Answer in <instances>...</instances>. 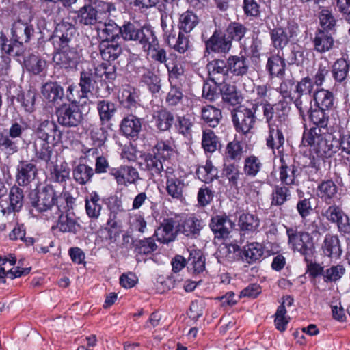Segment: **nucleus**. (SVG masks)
I'll return each instance as SVG.
<instances>
[{"label": "nucleus", "mask_w": 350, "mask_h": 350, "mask_svg": "<svg viewBox=\"0 0 350 350\" xmlns=\"http://www.w3.org/2000/svg\"><path fill=\"white\" fill-rule=\"evenodd\" d=\"M202 146L205 152H214L219 146L220 143L215 133L210 129L203 131Z\"/></svg>", "instance_id": "nucleus-48"}, {"label": "nucleus", "mask_w": 350, "mask_h": 350, "mask_svg": "<svg viewBox=\"0 0 350 350\" xmlns=\"http://www.w3.org/2000/svg\"><path fill=\"white\" fill-rule=\"evenodd\" d=\"M8 198L9 204L3 211L8 213L19 212L23 208L25 201L23 190L17 186L12 187L10 189Z\"/></svg>", "instance_id": "nucleus-23"}, {"label": "nucleus", "mask_w": 350, "mask_h": 350, "mask_svg": "<svg viewBox=\"0 0 350 350\" xmlns=\"http://www.w3.org/2000/svg\"><path fill=\"white\" fill-rule=\"evenodd\" d=\"M284 143V137L278 126L269 124V136L267 138V145L271 149H279Z\"/></svg>", "instance_id": "nucleus-47"}, {"label": "nucleus", "mask_w": 350, "mask_h": 350, "mask_svg": "<svg viewBox=\"0 0 350 350\" xmlns=\"http://www.w3.org/2000/svg\"><path fill=\"white\" fill-rule=\"evenodd\" d=\"M204 226V224L202 219L192 215L186 218L178 226V230L187 237L196 238L200 234Z\"/></svg>", "instance_id": "nucleus-20"}, {"label": "nucleus", "mask_w": 350, "mask_h": 350, "mask_svg": "<svg viewBox=\"0 0 350 350\" xmlns=\"http://www.w3.org/2000/svg\"><path fill=\"white\" fill-rule=\"evenodd\" d=\"M142 129V123L139 118L133 115H129L124 118L121 123L122 133L131 137H137Z\"/></svg>", "instance_id": "nucleus-32"}, {"label": "nucleus", "mask_w": 350, "mask_h": 350, "mask_svg": "<svg viewBox=\"0 0 350 350\" xmlns=\"http://www.w3.org/2000/svg\"><path fill=\"white\" fill-rule=\"evenodd\" d=\"M208 75L211 81L217 84L216 80L219 79L217 76L224 77L228 73V61L216 59L209 62L206 65Z\"/></svg>", "instance_id": "nucleus-33"}, {"label": "nucleus", "mask_w": 350, "mask_h": 350, "mask_svg": "<svg viewBox=\"0 0 350 350\" xmlns=\"http://www.w3.org/2000/svg\"><path fill=\"white\" fill-rule=\"evenodd\" d=\"M217 169L209 161H207L205 165L199 168L197 171L199 178L206 183H211L217 178Z\"/></svg>", "instance_id": "nucleus-53"}, {"label": "nucleus", "mask_w": 350, "mask_h": 350, "mask_svg": "<svg viewBox=\"0 0 350 350\" xmlns=\"http://www.w3.org/2000/svg\"><path fill=\"white\" fill-rule=\"evenodd\" d=\"M53 60L55 64L59 68H72L77 64V55L72 51H60L55 53Z\"/></svg>", "instance_id": "nucleus-35"}, {"label": "nucleus", "mask_w": 350, "mask_h": 350, "mask_svg": "<svg viewBox=\"0 0 350 350\" xmlns=\"http://www.w3.org/2000/svg\"><path fill=\"white\" fill-rule=\"evenodd\" d=\"M223 101L229 106H240L244 99L242 92L238 89H219Z\"/></svg>", "instance_id": "nucleus-44"}, {"label": "nucleus", "mask_w": 350, "mask_h": 350, "mask_svg": "<svg viewBox=\"0 0 350 350\" xmlns=\"http://www.w3.org/2000/svg\"><path fill=\"white\" fill-rule=\"evenodd\" d=\"M164 176L166 179V192L173 199L181 201L184 198V192L188 186L186 177L181 176L172 167H167Z\"/></svg>", "instance_id": "nucleus-6"}, {"label": "nucleus", "mask_w": 350, "mask_h": 350, "mask_svg": "<svg viewBox=\"0 0 350 350\" xmlns=\"http://www.w3.org/2000/svg\"><path fill=\"white\" fill-rule=\"evenodd\" d=\"M36 138L46 142L56 143L62 137V133L57 125L53 121L44 120L42 122L36 130Z\"/></svg>", "instance_id": "nucleus-12"}, {"label": "nucleus", "mask_w": 350, "mask_h": 350, "mask_svg": "<svg viewBox=\"0 0 350 350\" xmlns=\"http://www.w3.org/2000/svg\"><path fill=\"white\" fill-rule=\"evenodd\" d=\"M228 70L234 75L246 74L248 70L246 57L243 55H230L228 58Z\"/></svg>", "instance_id": "nucleus-34"}, {"label": "nucleus", "mask_w": 350, "mask_h": 350, "mask_svg": "<svg viewBox=\"0 0 350 350\" xmlns=\"http://www.w3.org/2000/svg\"><path fill=\"white\" fill-rule=\"evenodd\" d=\"M91 139L94 147L89 148V153L96 156L95 172L105 173L109 167V162L103 157L104 144L106 140L105 132L102 128H95L91 131Z\"/></svg>", "instance_id": "nucleus-4"}, {"label": "nucleus", "mask_w": 350, "mask_h": 350, "mask_svg": "<svg viewBox=\"0 0 350 350\" xmlns=\"http://www.w3.org/2000/svg\"><path fill=\"white\" fill-rule=\"evenodd\" d=\"M247 31V28L239 22H231L225 30V35L230 40L239 42L244 38Z\"/></svg>", "instance_id": "nucleus-40"}, {"label": "nucleus", "mask_w": 350, "mask_h": 350, "mask_svg": "<svg viewBox=\"0 0 350 350\" xmlns=\"http://www.w3.org/2000/svg\"><path fill=\"white\" fill-rule=\"evenodd\" d=\"M169 44L179 53H184L186 52L189 46V41L188 36H185L184 33L179 31L177 38L174 36L169 39Z\"/></svg>", "instance_id": "nucleus-58"}, {"label": "nucleus", "mask_w": 350, "mask_h": 350, "mask_svg": "<svg viewBox=\"0 0 350 350\" xmlns=\"http://www.w3.org/2000/svg\"><path fill=\"white\" fill-rule=\"evenodd\" d=\"M329 77V70L325 66H319L317 72L312 78L306 77L304 78L300 82H297L295 88H300L301 85L306 86L309 85V88H312V85L321 86L327 85L326 81Z\"/></svg>", "instance_id": "nucleus-31"}, {"label": "nucleus", "mask_w": 350, "mask_h": 350, "mask_svg": "<svg viewBox=\"0 0 350 350\" xmlns=\"http://www.w3.org/2000/svg\"><path fill=\"white\" fill-rule=\"evenodd\" d=\"M243 146L239 141L234 140L227 144L226 157L230 160L239 161L243 156Z\"/></svg>", "instance_id": "nucleus-63"}, {"label": "nucleus", "mask_w": 350, "mask_h": 350, "mask_svg": "<svg viewBox=\"0 0 350 350\" xmlns=\"http://www.w3.org/2000/svg\"><path fill=\"white\" fill-rule=\"evenodd\" d=\"M314 99L319 108L328 109L334 105L333 94L327 89H318L314 93Z\"/></svg>", "instance_id": "nucleus-46"}, {"label": "nucleus", "mask_w": 350, "mask_h": 350, "mask_svg": "<svg viewBox=\"0 0 350 350\" xmlns=\"http://www.w3.org/2000/svg\"><path fill=\"white\" fill-rule=\"evenodd\" d=\"M302 144L310 146V151L319 158L331 157L338 150L340 140L332 133L323 131L321 128L312 127L304 131Z\"/></svg>", "instance_id": "nucleus-2"}, {"label": "nucleus", "mask_w": 350, "mask_h": 350, "mask_svg": "<svg viewBox=\"0 0 350 350\" xmlns=\"http://www.w3.org/2000/svg\"><path fill=\"white\" fill-rule=\"evenodd\" d=\"M280 94L282 99L280 100L278 106L280 105L283 110H286V106H284V103L288 105L293 103L300 113H303L302 103L300 100L301 96L300 89H280Z\"/></svg>", "instance_id": "nucleus-25"}, {"label": "nucleus", "mask_w": 350, "mask_h": 350, "mask_svg": "<svg viewBox=\"0 0 350 350\" xmlns=\"http://www.w3.org/2000/svg\"><path fill=\"white\" fill-rule=\"evenodd\" d=\"M317 190L319 196L327 204H330L329 201L336 196L338 187L333 180H327L318 185Z\"/></svg>", "instance_id": "nucleus-39"}, {"label": "nucleus", "mask_w": 350, "mask_h": 350, "mask_svg": "<svg viewBox=\"0 0 350 350\" xmlns=\"http://www.w3.org/2000/svg\"><path fill=\"white\" fill-rule=\"evenodd\" d=\"M174 148L169 142H159L153 149V154L165 162L172 155Z\"/></svg>", "instance_id": "nucleus-59"}, {"label": "nucleus", "mask_w": 350, "mask_h": 350, "mask_svg": "<svg viewBox=\"0 0 350 350\" xmlns=\"http://www.w3.org/2000/svg\"><path fill=\"white\" fill-rule=\"evenodd\" d=\"M38 169L35 164L21 161L17 167L16 181L19 185L27 186L36 177Z\"/></svg>", "instance_id": "nucleus-18"}, {"label": "nucleus", "mask_w": 350, "mask_h": 350, "mask_svg": "<svg viewBox=\"0 0 350 350\" xmlns=\"http://www.w3.org/2000/svg\"><path fill=\"white\" fill-rule=\"evenodd\" d=\"M97 109L102 121H109L116 111L115 105L106 100L100 101L98 103Z\"/></svg>", "instance_id": "nucleus-60"}, {"label": "nucleus", "mask_w": 350, "mask_h": 350, "mask_svg": "<svg viewBox=\"0 0 350 350\" xmlns=\"http://www.w3.org/2000/svg\"><path fill=\"white\" fill-rule=\"evenodd\" d=\"M89 35L92 37V46L94 47V46H96V49L99 51V53L96 51H92L91 57L93 59H95L96 56L99 57V55H100L103 60L109 62L111 61L116 60L122 53V47L118 44H109V41L110 40H103L99 37H97L99 42L96 44L97 42L96 37L93 38L90 31Z\"/></svg>", "instance_id": "nucleus-8"}, {"label": "nucleus", "mask_w": 350, "mask_h": 350, "mask_svg": "<svg viewBox=\"0 0 350 350\" xmlns=\"http://www.w3.org/2000/svg\"><path fill=\"white\" fill-rule=\"evenodd\" d=\"M174 228V221L172 219H164L154 232L157 241L162 243H168L174 241L175 239Z\"/></svg>", "instance_id": "nucleus-27"}, {"label": "nucleus", "mask_w": 350, "mask_h": 350, "mask_svg": "<svg viewBox=\"0 0 350 350\" xmlns=\"http://www.w3.org/2000/svg\"><path fill=\"white\" fill-rule=\"evenodd\" d=\"M345 269L342 265H337L327 269L323 273L325 282H332L339 280L345 274Z\"/></svg>", "instance_id": "nucleus-64"}, {"label": "nucleus", "mask_w": 350, "mask_h": 350, "mask_svg": "<svg viewBox=\"0 0 350 350\" xmlns=\"http://www.w3.org/2000/svg\"><path fill=\"white\" fill-rule=\"evenodd\" d=\"M74 31V27L68 23L58 24L51 37V40L55 49H62L65 48L70 42Z\"/></svg>", "instance_id": "nucleus-15"}, {"label": "nucleus", "mask_w": 350, "mask_h": 350, "mask_svg": "<svg viewBox=\"0 0 350 350\" xmlns=\"http://www.w3.org/2000/svg\"><path fill=\"white\" fill-rule=\"evenodd\" d=\"M36 92L34 89H25L17 94L16 100L25 108V111L31 112L33 110Z\"/></svg>", "instance_id": "nucleus-50"}, {"label": "nucleus", "mask_w": 350, "mask_h": 350, "mask_svg": "<svg viewBox=\"0 0 350 350\" xmlns=\"http://www.w3.org/2000/svg\"><path fill=\"white\" fill-rule=\"evenodd\" d=\"M288 245L294 252L304 256L312 254L314 245L313 238L309 232L299 230L297 228H287Z\"/></svg>", "instance_id": "nucleus-3"}, {"label": "nucleus", "mask_w": 350, "mask_h": 350, "mask_svg": "<svg viewBox=\"0 0 350 350\" xmlns=\"http://www.w3.org/2000/svg\"><path fill=\"white\" fill-rule=\"evenodd\" d=\"M109 174L114 178L118 185L127 187L136 184L140 179L136 168L130 165H120L110 170Z\"/></svg>", "instance_id": "nucleus-9"}, {"label": "nucleus", "mask_w": 350, "mask_h": 350, "mask_svg": "<svg viewBox=\"0 0 350 350\" xmlns=\"http://www.w3.org/2000/svg\"><path fill=\"white\" fill-rule=\"evenodd\" d=\"M150 42L145 44L143 49L145 51L151 53V57L154 61L159 63H165L167 60L166 51L164 49L160 46L158 38L155 32L152 36V38L149 39Z\"/></svg>", "instance_id": "nucleus-30"}, {"label": "nucleus", "mask_w": 350, "mask_h": 350, "mask_svg": "<svg viewBox=\"0 0 350 350\" xmlns=\"http://www.w3.org/2000/svg\"><path fill=\"white\" fill-rule=\"evenodd\" d=\"M349 70V64L345 59H338L332 67V76L336 82L343 83L345 85Z\"/></svg>", "instance_id": "nucleus-42"}, {"label": "nucleus", "mask_w": 350, "mask_h": 350, "mask_svg": "<svg viewBox=\"0 0 350 350\" xmlns=\"http://www.w3.org/2000/svg\"><path fill=\"white\" fill-rule=\"evenodd\" d=\"M198 24V18L192 12H185L179 18V31L184 33H190Z\"/></svg>", "instance_id": "nucleus-41"}, {"label": "nucleus", "mask_w": 350, "mask_h": 350, "mask_svg": "<svg viewBox=\"0 0 350 350\" xmlns=\"http://www.w3.org/2000/svg\"><path fill=\"white\" fill-rule=\"evenodd\" d=\"M18 151V139H14L9 136L8 129H0V153L9 157Z\"/></svg>", "instance_id": "nucleus-28"}, {"label": "nucleus", "mask_w": 350, "mask_h": 350, "mask_svg": "<svg viewBox=\"0 0 350 350\" xmlns=\"http://www.w3.org/2000/svg\"><path fill=\"white\" fill-rule=\"evenodd\" d=\"M156 120L157 126L161 131L168 130L174 122V117L170 112L166 110H160L154 116Z\"/></svg>", "instance_id": "nucleus-55"}, {"label": "nucleus", "mask_w": 350, "mask_h": 350, "mask_svg": "<svg viewBox=\"0 0 350 350\" xmlns=\"http://www.w3.org/2000/svg\"><path fill=\"white\" fill-rule=\"evenodd\" d=\"M262 255V247L258 243H252L243 247V259L249 264L260 261Z\"/></svg>", "instance_id": "nucleus-37"}, {"label": "nucleus", "mask_w": 350, "mask_h": 350, "mask_svg": "<svg viewBox=\"0 0 350 350\" xmlns=\"http://www.w3.org/2000/svg\"><path fill=\"white\" fill-rule=\"evenodd\" d=\"M325 255L331 258H339L342 254L340 240L336 235L327 234L323 243Z\"/></svg>", "instance_id": "nucleus-29"}, {"label": "nucleus", "mask_w": 350, "mask_h": 350, "mask_svg": "<svg viewBox=\"0 0 350 350\" xmlns=\"http://www.w3.org/2000/svg\"><path fill=\"white\" fill-rule=\"evenodd\" d=\"M73 178L80 185H85L88 182V165L85 157L79 159V164L73 169Z\"/></svg>", "instance_id": "nucleus-52"}, {"label": "nucleus", "mask_w": 350, "mask_h": 350, "mask_svg": "<svg viewBox=\"0 0 350 350\" xmlns=\"http://www.w3.org/2000/svg\"><path fill=\"white\" fill-rule=\"evenodd\" d=\"M25 66L29 72L37 75L46 68V62L40 56L31 55L25 60Z\"/></svg>", "instance_id": "nucleus-51"}, {"label": "nucleus", "mask_w": 350, "mask_h": 350, "mask_svg": "<svg viewBox=\"0 0 350 350\" xmlns=\"http://www.w3.org/2000/svg\"><path fill=\"white\" fill-rule=\"evenodd\" d=\"M314 49L319 53L329 51L334 46V38L331 33L322 29H319L313 39Z\"/></svg>", "instance_id": "nucleus-26"}, {"label": "nucleus", "mask_w": 350, "mask_h": 350, "mask_svg": "<svg viewBox=\"0 0 350 350\" xmlns=\"http://www.w3.org/2000/svg\"><path fill=\"white\" fill-rule=\"evenodd\" d=\"M282 165L280 167V180L286 185H297L296 180L300 174V168L294 164L288 165L283 159H280Z\"/></svg>", "instance_id": "nucleus-22"}, {"label": "nucleus", "mask_w": 350, "mask_h": 350, "mask_svg": "<svg viewBox=\"0 0 350 350\" xmlns=\"http://www.w3.org/2000/svg\"><path fill=\"white\" fill-rule=\"evenodd\" d=\"M291 196L289 189L286 187L275 186L272 192L271 205L283 204Z\"/></svg>", "instance_id": "nucleus-61"}, {"label": "nucleus", "mask_w": 350, "mask_h": 350, "mask_svg": "<svg viewBox=\"0 0 350 350\" xmlns=\"http://www.w3.org/2000/svg\"><path fill=\"white\" fill-rule=\"evenodd\" d=\"M115 68L107 63H102L94 68V72L91 73V77H89V88H98L107 85V81H111L116 78Z\"/></svg>", "instance_id": "nucleus-10"}, {"label": "nucleus", "mask_w": 350, "mask_h": 350, "mask_svg": "<svg viewBox=\"0 0 350 350\" xmlns=\"http://www.w3.org/2000/svg\"><path fill=\"white\" fill-rule=\"evenodd\" d=\"M33 32L32 25L21 20L14 22L12 25V38L19 44L28 42Z\"/></svg>", "instance_id": "nucleus-19"}, {"label": "nucleus", "mask_w": 350, "mask_h": 350, "mask_svg": "<svg viewBox=\"0 0 350 350\" xmlns=\"http://www.w3.org/2000/svg\"><path fill=\"white\" fill-rule=\"evenodd\" d=\"M53 144L35 139L33 147L36 161H44L46 166L58 161V152L54 150Z\"/></svg>", "instance_id": "nucleus-11"}, {"label": "nucleus", "mask_w": 350, "mask_h": 350, "mask_svg": "<svg viewBox=\"0 0 350 350\" xmlns=\"http://www.w3.org/2000/svg\"><path fill=\"white\" fill-rule=\"evenodd\" d=\"M206 50L208 52L227 53L232 48V42L221 31L215 30L205 41Z\"/></svg>", "instance_id": "nucleus-13"}, {"label": "nucleus", "mask_w": 350, "mask_h": 350, "mask_svg": "<svg viewBox=\"0 0 350 350\" xmlns=\"http://www.w3.org/2000/svg\"><path fill=\"white\" fill-rule=\"evenodd\" d=\"M46 168L49 170L51 180L62 184L63 189L65 190L64 184L70 179V170L68 163L65 161L58 163L57 161L49 165Z\"/></svg>", "instance_id": "nucleus-17"}, {"label": "nucleus", "mask_w": 350, "mask_h": 350, "mask_svg": "<svg viewBox=\"0 0 350 350\" xmlns=\"http://www.w3.org/2000/svg\"><path fill=\"white\" fill-rule=\"evenodd\" d=\"M319 18L320 21V25L323 28L322 30L328 31L334 29L336 21L332 12L328 9H322L319 12Z\"/></svg>", "instance_id": "nucleus-56"}, {"label": "nucleus", "mask_w": 350, "mask_h": 350, "mask_svg": "<svg viewBox=\"0 0 350 350\" xmlns=\"http://www.w3.org/2000/svg\"><path fill=\"white\" fill-rule=\"evenodd\" d=\"M262 165L259 157L254 154L247 156L243 161V172L245 176L254 178L260 172Z\"/></svg>", "instance_id": "nucleus-38"}, {"label": "nucleus", "mask_w": 350, "mask_h": 350, "mask_svg": "<svg viewBox=\"0 0 350 350\" xmlns=\"http://www.w3.org/2000/svg\"><path fill=\"white\" fill-rule=\"evenodd\" d=\"M110 209L111 213L107 221V225L113 229L120 228L121 222L118 218V214L124 211L120 200L116 199L114 204L110 207Z\"/></svg>", "instance_id": "nucleus-62"}, {"label": "nucleus", "mask_w": 350, "mask_h": 350, "mask_svg": "<svg viewBox=\"0 0 350 350\" xmlns=\"http://www.w3.org/2000/svg\"><path fill=\"white\" fill-rule=\"evenodd\" d=\"M270 36L273 47L278 50H282L288 44L289 38L293 37V34L290 32L288 36L282 27H276L271 30Z\"/></svg>", "instance_id": "nucleus-36"}, {"label": "nucleus", "mask_w": 350, "mask_h": 350, "mask_svg": "<svg viewBox=\"0 0 350 350\" xmlns=\"http://www.w3.org/2000/svg\"><path fill=\"white\" fill-rule=\"evenodd\" d=\"M89 28L93 38L96 37L98 43L99 37L103 40L122 38L126 42H134L142 46L149 43V39L154 33L153 29L148 25L141 26L135 23L124 22L122 26L118 25L113 21H103V15L105 10H109V4L100 0H89Z\"/></svg>", "instance_id": "nucleus-1"}, {"label": "nucleus", "mask_w": 350, "mask_h": 350, "mask_svg": "<svg viewBox=\"0 0 350 350\" xmlns=\"http://www.w3.org/2000/svg\"><path fill=\"white\" fill-rule=\"evenodd\" d=\"M222 117L221 111L211 105L202 109V118L211 127L218 125Z\"/></svg>", "instance_id": "nucleus-43"}, {"label": "nucleus", "mask_w": 350, "mask_h": 350, "mask_svg": "<svg viewBox=\"0 0 350 350\" xmlns=\"http://www.w3.org/2000/svg\"><path fill=\"white\" fill-rule=\"evenodd\" d=\"M256 111L255 105L252 108L240 105L232 110V122L237 132L246 134L250 131L255 123Z\"/></svg>", "instance_id": "nucleus-7"}, {"label": "nucleus", "mask_w": 350, "mask_h": 350, "mask_svg": "<svg viewBox=\"0 0 350 350\" xmlns=\"http://www.w3.org/2000/svg\"><path fill=\"white\" fill-rule=\"evenodd\" d=\"M223 174L232 186H237L238 181L243 175L239 165L235 163L225 164Z\"/></svg>", "instance_id": "nucleus-54"}, {"label": "nucleus", "mask_w": 350, "mask_h": 350, "mask_svg": "<svg viewBox=\"0 0 350 350\" xmlns=\"http://www.w3.org/2000/svg\"><path fill=\"white\" fill-rule=\"evenodd\" d=\"M321 214L327 221L336 226L338 232L350 234V217L340 206L329 204L323 208Z\"/></svg>", "instance_id": "nucleus-5"}, {"label": "nucleus", "mask_w": 350, "mask_h": 350, "mask_svg": "<svg viewBox=\"0 0 350 350\" xmlns=\"http://www.w3.org/2000/svg\"><path fill=\"white\" fill-rule=\"evenodd\" d=\"M285 60L279 55H273L268 59L267 68L271 75L282 76L285 70Z\"/></svg>", "instance_id": "nucleus-49"}, {"label": "nucleus", "mask_w": 350, "mask_h": 350, "mask_svg": "<svg viewBox=\"0 0 350 350\" xmlns=\"http://www.w3.org/2000/svg\"><path fill=\"white\" fill-rule=\"evenodd\" d=\"M188 261L194 273H202L205 269V259L200 250H193L190 253Z\"/></svg>", "instance_id": "nucleus-57"}, {"label": "nucleus", "mask_w": 350, "mask_h": 350, "mask_svg": "<svg viewBox=\"0 0 350 350\" xmlns=\"http://www.w3.org/2000/svg\"><path fill=\"white\" fill-rule=\"evenodd\" d=\"M58 122L66 126H75L81 122L82 115L77 106H62L57 110Z\"/></svg>", "instance_id": "nucleus-14"}, {"label": "nucleus", "mask_w": 350, "mask_h": 350, "mask_svg": "<svg viewBox=\"0 0 350 350\" xmlns=\"http://www.w3.org/2000/svg\"><path fill=\"white\" fill-rule=\"evenodd\" d=\"M145 168L152 178L161 177L162 172H165L166 162L154 154H148L144 159Z\"/></svg>", "instance_id": "nucleus-21"}, {"label": "nucleus", "mask_w": 350, "mask_h": 350, "mask_svg": "<svg viewBox=\"0 0 350 350\" xmlns=\"http://www.w3.org/2000/svg\"><path fill=\"white\" fill-rule=\"evenodd\" d=\"M260 226V219L256 215L241 213L238 219V226L243 234L256 232Z\"/></svg>", "instance_id": "nucleus-24"}, {"label": "nucleus", "mask_w": 350, "mask_h": 350, "mask_svg": "<svg viewBox=\"0 0 350 350\" xmlns=\"http://www.w3.org/2000/svg\"><path fill=\"white\" fill-rule=\"evenodd\" d=\"M209 226L215 237L219 239L227 237L234 224L228 216L224 215L212 217Z\"/></svg>", "instance_id": "nucleus-16"}, {"label": "nucleus", "mask_w": 350, "mask_h": 350, "mask_svg": "<svg viewBox=\"0 0 350 350\" xmlns=\"http://www.w3.org/2000/svg\"><path fill=\"white\" fill-rule=\"evenodd\" d=\"M79 227L76 221L70 217L68 213H62L59 218L57 220V225L52 226V229L58 228L63 232H73L75 233Z\"/></svg>", "instance_id": "nucleus-45"}]
</instances>
